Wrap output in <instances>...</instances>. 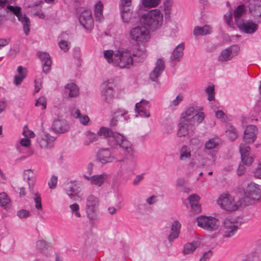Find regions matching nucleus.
<instances>
[{"instance_id":"obj_1","label":"nucleus","mask_w":261,"mask_h":261,"mask_svg":"<svg viewBox=\"0 0 261 261\" xmlns=\"http://www.w3.org/2000/svg\"><path fill=\"white\" fill-rule=\"evenodd\" d=\"M105 59L109 64L120 68H129L133 63L130 53L123 49H119L115 51L106 50L103 51Z\"/></svg>"},{"instance_id":"obj_2","label":"nucleus","mask_w":261,"mask_h":261,"mask_svg":"<svg viewBox=\"0 0 261 261\" xmlns=\"http://www.w3.org/2000/svg\"><path fill=\"white\" fill-rule=\"evenodd\" d=\"M143 23L147 25L151 31H156L162 25L164 16L158 9H154L148 11L141 16Z\"/></svg>"},{"instance_id":"obj_3","label":"nucleus","mask_w":261,"mask_h":261,"mask_svg":"<svg viewBox=\"0 0 261 261\" xmlns=\"http://www.w3.org/2000/svg\"><path fill=\"white\" fill-rule=\"evenodd\" d=\"M116 143L114 145L119 146L120 148L119 156L117 161L124 162L132 157L134 154V149L130 142L127 140L122 135H115Z\"/></svg>"},{"instance_id":"obj_4","label":"nucleus","mask_w":261,"mask_h":261,"mask_svg":"<svg viewBox=\"0 0 261 261\" xmlns=\"http://www.w3.org/2000/svg\"><path fill=\"white\" fill-rule=\"evenodd\" d=\"M217 204L221 208L227 211H234L244 205L241 199L236 201L234 198L228 193L221 194L217 200Z\"/></svg>"},{"instance_id":"obj_5","label":"nucleus","mask_w":261,"mask_h":261,"mask_svg":"<svg viewBox=\"0 0 261 261\" xmlns=\"http://www.w3.org/2000/svg\"><path fill=\"white\" fill-rule=\"evenodd\" d=\"M99 199L96 196L90 194L86 199L85 212L90 220H95L98 216Z\"/></svg>"},{"instance_id":"obj_6","label":"nucleus","mask_w":261,"mask_h":261,"mask_svg":"<svg viewBox=\"0 0 261 261\" xmlns=\"http://www.w3.org/2000/svg\"><path fill=\"white\" fill-rule=\"evenodd\" d=\"M197 224L204 230L211 232L218 229L220 222L214 217L201 215L197 217Z\"/></svg>"},{"instance_id":"obj_7","label":"nucleus","mask_w":261,"mask_h":261,"mask_svg":"<svg viewBox=\"0 0 261 261\" xmlns=\"http://www.w3.org/2000/svg\"><path fill=\"white\" fill-rule=\"evenodd\" d=\"M261 196L260 190L258 185L251 182L248 184L244 195L241 198L244 205H248L253 201L259 200Z\"/></svg>"},{"instance_id":"obj_8","label":"nucleus","mask_w":261,"mask_h":261,"mask_svg":"<svg viewBox=\"0 0 261 261\" xmlns=\"http://www.w3.org/2000/svg\"><path fill=\"white\" fill-rule=\"evenodd\" d=\"M129 35L131 39L138 44L145 43L150 39L148 29L144 26H138L130 30Z\"/></svg>"},{"instance_id":"obj_9","label":"nucleus","mask_w":261,"mask_h":261,"mask_svg":"<svg viewBox=\"0 0 261 261\" xmlns=\"http://www.w3.org/2000/svg\"><path fill=\"white\" fill-rule=\"evenodd\" d=\"M116 83L113 79H109L101 85V96L102 99L107 103L112 101L115 95Z\"/></svg>"},{"instance_id":"obj_10","label":"nucleus","mask_w":261,"mask_h":261,"mask_svg":"<svg viewBox=\"0 0 261 261\" xmlns=\"http://www.w3.org/2000/svg\"><path fill=\"white\" fill-rule=\"evenodd\" d=\"M195 125L180 120L177 136L179 138L187 137L189 143L192 144L195 139Z\"/></svg>"},{"instance_id":"obj_11","label":"nucleus","mask_w":261,"mask_h":261,"mask_svg":"<svg viewBox=\"0 0 261 261\" xmlns=\"http://www.w3.org/2000/svg\"><path fill=\"white\" fill-rule=\"evenodd\" d=\"M7 9L12 14L15 15L22 24L23 31L25 35H28L30 32V21L29 18L25 14H22L21 12V8L18 6H8Z\"/></svg>"},{"instance_id":"obj_12","label":"nucleus","mask_w":261,"mask_h":261,"mask_svg":"<svg viewBox=\"0 0 261 261\" xmlns=\"http://www.w3.org/2000/svg\"><path fill=\"white\" fill-rule=\"evenodd\" d=\"M238 228V222L233 218H226L223 223V237L231 238L236 233Z\"/></svg>"},{"instance_id":"obj_13","label":"nucleus","mask_w":261,"mask_h":261,"mask_svg":"<svg viewBox=\"0 0 261 261\" xmlns=\"http://www.w3.org/2000/svg\"><path fill=\"white\" fill-rule=\"evenodd\" d=\"M132 4V0H121L120 9L121 17L125 23H135V19L132 17L133 13L130 11L129 7Z\"/></svg>"},{"instance_id":"obj_14","label":"nucleus","mask_w":261,"mask_h":261,"mask_svg":"<svg viewBox=\"0 0 261 261\" xmlns=\"http://www.w3.org/2000/svg\"><path fill=\"white\" fill-rule=\"evenodd\" d=\"M185 204L189 208L187 216L188 221L192 223H194L196 221V195L194 194L190 195L185 201Z\"/></svg>"},{"instance_id":"obj_15","label":"nucleus","mask_w":261,"mask_h":261,"mask_svg":"<svg viewBox=\"0 0 261 261\" xmlns=\"http://www.w3.org/2000/svg\"><path fill=\"white\" fill-rule=\"evenodd\" d=\"M192 156L190 147L187 145H183L179 150V159L180 161L184 162L191 160V162L188 165V168L189 169H193L195 167V161Z\"/></svg>"},{"instance_id":"obj_16","label":"nucleus","mask_w":261,"mask_h":261,"mask_svg":"<svg viewBox=\"0 0 261 261\" xmlns=\"http://www.w3.org/2000/svg\"><path fill=\"white\" fill-rule=\"evenodd\" d=\"M51 129L56 134H62L69 130V125L65 119L57 118L54 120Z\"/></svg>"},{"instance_id":"obj_17","label":"nucleus","mask_w":261,"mask_h":261,"mask_svg":"<svg viewBox=\"0 0 261 261\" xmlns=\"http://www.w3.org/2000/svg\"><path fill=\"white\" fill-rule=\"evenodd\" d=\"M79 21L86 30L90 31L93 26V19L91 10H86L82 12L79 16Z\"/></svg>"},{"instance_id":"obj_18","label":"nucleus","mask_w":261,"mask_h":261,"mask_svg":"<svg viewBox=\"0 0 261 261\" xmlns=\"http://www.w3.org/2000/svg\"><path fill=\"white\" fill-rule=\"evenodd\" d=\"M56 138L48 133H43L37 138V141L42 148H50L53 147Z\"/></svg>"},{"instance_id":"obj_19","label":"nucleus","mask_w":261,"mask_h":261,"mask_svg":"<svg viewBox=\"0 0 261 261\" xmlns=\"http://www.w3.org/2000/svg\"><path fill=\"white\" fill-rule=\"evenodd\" d=\"M97 159L100 163L105 164L114 161H117V157L113 156L108 148H102L98 150Z\"/></svg>"},{"instance_id":"obj_20","label":"nucleus","mask_w":261,"mask_h":261,"mask_svg":"<svg viewBox=\"0 0 261 261\" xmlns=\"http://www.w3.org/2000/svg\"><path fill=\"white\" fill-rule=\"evenodd\" d=\"M150 107L149 101L142 100L136 104L135 111L140 117L148 118L150 116Z\"/></svg>"},{"instance_id":"obj_21","label":"nucleus","mask_w":261,"mask_h":261,"mask_svg":"<svg viewBox=\"0 0 261 261\" xmlns=\"http://www.w3.org/2000/svg\"><path fill=\"white\" fill-rule=\"evenodd\" d=\"M83 177L85 179L89 181L91 185L100 187L108 178V174L105 172L100 174L91 176L90 175L84 174Z\"/></svg>"},{"instance_id":"obj_22","label":"nucleus","mask_w":261,"mask_h":261,"mask_svg":"<svg viewBox=\"0 0 261 261\" xmlns=\"http://www.w3.org/2000/svg\"><path fill=\"white\" fill-rule=\"evenodd\" d=\"M257 133V128L255 125H248L244 132V141L247 143H253L256 139Z\"/></svg>"},{"instance_id":"obj_23","label":"nucleus","mask_w":261,"mask_h":261,"mask_svg":"<svg viewBox=\"0 0 261 261\" xmlns=\"http://www.w3.org/2000/svg\"><path fill=\"white\" fill-rule=\"evenodd\" d=\"M164 69V61L161 59H158L156 60L154 69L150 73V79L152 81H156L159 77L163 72Z\"/></svg>"},{"instance_id":"obj_24","label":"nucleus","mask_w":261,"mask_h":261,"mask_svg":"<svg viewBox=\"0 0 261 261\" xmlns=\"http://www.w3.org/2000/svg\"><path fill=\"white\" fill-rule=\"evenodd\" d=\"M239 50L237 45L232 46L223 50L219 57L218 60L220 62H226L236 56Z\"/></svg>"},{"instance_id":"obj_25","label":"nucleus","mask_w":261,"mask_h":261,"mask_svg":"<svg viewBox=\"0 0 261 261\" xmlns=\"http://www.w3.org/2000/svg\"><path fill=\"white\" fill-rule=\"evenodd\" d=\"M195 116L196 111L195 108L190 107L181 114L180 120L195 125L196 122Z\"/></svg>"},{"instance_id":"obj_26","label":"nucleus","mask_w":261,"mask_h":261,"mask_svg":"<svg viewBox=\"0 0 261 261\" xmlns=\"http://www.w3.org/2000/svg\"><path fill=\"white\" fill-rule=\"evenodd\" d=\"M237 26L240 30L248 34L254 33L258 28V25L252 20L238 23Z\"/></svg>"},{"instance_id":"obj_27","label":"nucleus","mask_w":261,"mask_h":261,"mask_svg":"<svg viewBox=\"0 0 261 261\" xmlns=\"http://www.w3.org/2000/svg\"><path fill=\"white\" fill-rule=\"evenodd\" d=\"M23 179L28 182L29 188L31 192H33V187L36 182V174L32 169L25 170L23 171Z\"/></svg>"},{"instance_id":"obj_28","label":"nucleus","mask_w":261,"mask_h":261,"mask_svg":"<svg viewBox=\"0 0 261 261\" xmlns=\"http://www.w3.org/2000/svg\"><path fill=\"white\" fill-rule=\"evenodd\" d=\"M38 56L43 64V71L47 73L51 64V58L49 55L46 52H39Z\"/></svg>"},{"instance_id":"obj_29","label":"nucleus","mask_w":261,"mask_h":261,"mask_svg":"<svg viewBox=\"0 0 261 261\" xmlns=\"http://www.w3.org/2000/svg\"><path fill=\"white\" fill-rule=\"evenodd\" d=\"M250 12L255 17L261 16V1L252 0L248 6Z\"/></svg>"},{"instance_id":"obj_30","label":"nucleus","mask_w":261,"mask_h":261,"mask_svg":"<svg viewBox=\"0 0 261 261\" xmlns=\"http://www.w3.org/2000/svg\"><path fill=\"white\" fill-rule=\"evenodd\" d=\"M180 228L181 224L178 221L175 220L172 222L171 227V232L168 236L169 241L173 242L178 237Z\"/></svg>"},{"instance_id":"obj_31","label":"nucleus","mask_w":261,"mask_h":261,"mask_svg":"<svg viewBox=\"0 0 261 261\" xmlns=\"http://www.w3.org/2000/svg\"><path fill=\"white\" fill-rule=\"evenodd\" d=\"M173 4V0H165L163 3V11L167 21H169L171 19Z\"/></svg>"},{"instance_id":"obj_32","label":"nucleus","mask_w":261,"mask_h":261,"mask_svg":"<svg viewBox=\"0 0 261 261\" xmlns=\"http://www.w3.org/2000/svg\"><path fill=\"white\" fill-rule=\"evenodd\" d=\"M127 112L124 110H118L116 111L113 116V118H112L110 125L111 126H114L117 125V122L118 121H126V117L125 115Z\"/></svg>"},{"instance_id":"obj_33","label":"nucleus","mask_w":261,"mask_h":261,"mask_svg":"<svg viewBox=\"0 0 261 261\" xmlns=\"http://www.w3.org/2000/svg\"><path fill=\"white\" fill-rule=\"evenodd\" d=\"M60 40L59 42V46L61 50L66 52L70 47V43L68 41L69 35L65 32L62 33L60 36Z\"/></svg>"},{"instance_id":"obj_34","label":"nucleus","mask_w":261,"mask_h":261,"mask_svg":"<svg viewBox=\"0 0 261 261\" xmlns=\"http://www.w3.org/2000/svg\"><path fill=\"white\" fill-rule=\"evenodd\" d=\"M121 135L116 132H113L112 129L109 127L101 126L97 132V135L99 136H102L105 138L111 137L114 140V143H116L115 135Z\"/></svg>"},{"instance_id":"obj_35","label":"nucleus","mask_w":261,"mask_h":261,"mask_svg":"<svg viewBox=\"0 0 261 261\" xmlns=\"http://www.w3.org/2000/svg\"><path fill=\"white\" fill-rule=\"evenodd\" d=\"M17 71L19 73L18 75H16L14 78V83L16 86L20 85L23 80L27 75V69L21 66L17 67Z\"/></svg>"},{"instance_id":"obj_36","label":"nucleus","mask_w":261,"mask_h":261,"mask_svg":"<svg viewBox=\"0 0 261 261\" xmlns=\"http://www.w3.org/2000/svg\"><path fill=\"white\" fill-rule=\"evenodd\" d=\"M65 88L66 93L68 94L70 97H74L79 95V91L77 86L73 83L66 85Z\"/></svg>"},{"instance_id":"obj_37","label":"nucleus","mask_w":261,"mask_h":261,"mask_svg":"<svg viewBox=\"0 0 261 261\" xmlns=\"http://www.w3.org/2000/svg\"><path fill=\"white\" fill-rule=\"evenodd\" d=\"M184 48V44L181 43L177 45L174 49L171 56V59L172 61H179L183 56V50Z\"/></svg>"},{"instance_id":"obj_38","label":"nucleus","mask_w":261,"mask_h":261,"mask_svg":"<svg viewBox=\"0 0 261 261\" xmlns=\"http://www.w3.org/2000/svg\"><path fill=\"white\" fill-rule=\"evenodd\" d=\"M11 204V200L9 196L5 192L0 193V206L7 209Z\"/></svg>"},{"instance_id":"obj_39","label":"nucleus","mask_w":261,"mask_h":261,"mask_svg":"<svg viewBox=\"0 0 261 261\" xmlns=\"http://www.w3.org/2000/svg\"><path fill=\"white\" fill-rule=\"evenodd\" d=\"M244 12L245 7L244 5L238 6L234 11V17L237 25L238 23L242 22L241 21V18Z\"/></svg>"},{"instance_id":"obj_40","label":"nucleus","mask_w":261,"mask_h":261,"mask_svg":"<svg viewBox=\"0 0 261 261\" xmlns=\"http://www.w3.org/2000/svg\"><path fill=\"white\" fill-rule=\"evenodd\" d=\"M102 11H103V5L102 3L99 1L97 2L94 6V15L96 19L98 20H100L102 17Z\"/></svg>"},{"instance_id":"obj_41","label":"nucleus","mask_w":261,"mask_h":261,"mask_svg":"<svg viewBox=\"0 0 261 261\" xmlns=\"http://www.w3.org/2000/svg\"><path fill=\"white\" fill-rule=\"evenodd\" d=\"M50 247L49 243L43 240H39L36 242V248L40 252L47 250Z\"/></svg>"},{"instance_id":"obj_42","label":"nucleus","mask_w":261,"mask_h":261,"mask_svg":"<svg viewBox=\"0 0 261 261\" xmlns=\"http://www.w3.org/2000/svg\"><path fill=\"white\" fill-rule=\"evenodd\" d=\"M86 139L83 142L84 145L88 146L90 143L95 142L98 140V135L91 132L86 133Z\"/></svg>"},{"instance_id":"obj_43","label":"nucleus","mask_w":261,"mask_h":261,"mask_svg":"<svg viewBox=\"0 0 261 261\" xmlns=\"http://www.w3.org/2000/svg\"><path fill=\"white\" fill-rule=\"evenodd\" d=\"M196 249V243L193 241L191 243H187L184 245L183 254L185 255L191 254Z\"/></svg>"},{"instance_id":"obj_44","label":"nucleus","mask_w":261,"mask_h":261,"mask_svg":"<svg viewBox=\"0 0 261 261\" xmlns=\"http://www.w3.org/2000/svg\"><path fill=\"white\" fill-rule=\"evenodd\" d=\"M142 5L147 8H155L160 4L161 0H141Z\"/></svg>"},{"instance_id":"obj_45","label":"nucleus","mask_w":261,"mask_h":261,"mask_svg":"<svg viewBox=\"0 0 261 261\" xmlns=\"http://www.w3.org/2000/svg\"><path fill=\"white\" fill-rule=\"evenodd\" d=\"M219 143V140L217 138L210 139L205 144V148L207 149H212L216 147Z\"/></svg>"},{"instance_id":"obj_46","label":"nucleus","mask_w":261,"mask_h":261,"mask_svg":"<svg viewBox=\"0 0 261 261\" xmlns=\"http://www.w3.org/2000/svg\"><path fill=\"white\" fill-rule=\"evenodd\" d=\"M71 213L74 215L76 218H81V214L80 212V206L76 203H74L69 205Z\"/></svg>"},{"instance_id":"obj_47","label":"nucleus","mask_w":261,"mask_h":261,"mask_svg":"<svg viewBox=\"0 0 261 261\" xmlns=\"http://www.w3.org/2000/svg\"><path fill=\"white\" fill-rule=\"evenodd\" d=\"M226 133L227 136L231 140H234L238 137V134L235 128L231 126H228Z\"/></svg>"},{"instance_id":"obj_48","label":"nucleus","mask_w":261,"mask_h":261,"mask_svg":"<svg viewBox=\"0 0 261 261\" xmlns=\"http://www.w3.org/2000/svg\"><path fill=\"white\" fill-rule=\"evenodd\" d=\"M211 32V30L208 25H204L203 27H197V35H205L210 34Z\"/></svg>"},{"instance_id":"obj_49","label":"nucleus","mask_w":261,"mask_h":261,"mask_svg":"<svg viewBox=\"0 0 261 261\" xmlns=\"http://www.w3.org/2000/svg\"><path fill=\"white\" fill-rule=\"evenodd\" d=\"M70 113L74 118L78 119L80 121V119L82 118L83 115L81 114V111L78 108L75 107L70 108Z\"/></svg>"},{"instance_id":"obj_50","label":"nucleus","mask_w":261,"mask_h":261,"mask_svg":"<svg viewBox=\"0 0 261 261\" xmlns=\"http://www.w3.org/2000/svg\"><path fill=\"white\" fill-rule=\"evenodd\" d=\"M242 162L244 165L250 166L253 162V157L250 154L241 156Z\"/></svg>"},{"instance_id":"obj_51","label":"nucleus","mask_w":261,"mask_h":261,"mask_svg":"<svg viewBox=\"0 0 261 261\" xmlns=\"http://www.w3.org/2000/svg\"><path fill=\"white\" fill-rule=\"evenodd\" d=\"M34 195L35 197L34 198V200L35 203V207L38 211H42V206L41 204V198L40 195L38 193H36Z\"/></svg>"},{"instance_id":"obj_52","label":"nucleus","mask_w":261,"mask_h":261,"mask_svg":"<svg viewBox=\"0 0 261 261\" xmlns=\"http://www.w3.org/2000/svg\"><path fill=\"white\" fill-rule=\"evenodd\" d=\"M205 91L208 94V99L212 101L215 99L214 86L213 85L209 86Z\"/></svg>"},{"instance_id":"obj_53","label":"nucleus","mask_w":261,"mask_h":261,"mask_svg":"<svg viewBox=\"0 0 261 261\" xmlns=\"http://www.w3.org/2000/svg\"><path fill=\"white\" fill-rule=\"evenodd\" d=\"M35 106L37 107L41 106L42 110H45L46 108V100L44 96L40 97L35 103Z\"/></svg>"},{"instance_id":"obj_54","label":"nucleus","mask_w":261,"mask_h":261,"mask_svg":"<svg viewBox=\"0 0 261 261\" xmlns=\"http://www.w3.org/2000/svg\"><path fill=\"white\" fill-rule=\"evenodd\" d=\"M250 148L249 146L241 144L240 146V152L241 155L249 154Z\"/></svg>"},{"instance_id":"obj_55","label":"nucleus","mask_w":261,"mask_h":261,"mask_svg":"<svg viewBox=\"0 0 261 261\" xmlns=\"http://www.w3.org/2000/svg\"><path fill=\"white\" fill-rule=\"evenodd\" d=\"M58 177L55 175H53L48 181V185L50 189H55L57 184Z\"/></svg>"},{"instance_id":"obj_56","label":"nucleus","mask_w":261,"mask_h":261,"mask_svg":"<svg viewBox=\"0 0 261 261\" xmlns=\"http://www.w3.org/2000/svg\"><path fill=\"white\" fill-rule=\"evenodd\" d=\"M224 20L227 25H229L230 27L232 26V14L231 11L228 12L224 15Z\"/></svg>"},{"instance_id":"obj_57","label":"nucleus","mask_w":261,"mask_h":261,"mask_svg":"<svg viewBox=\"0 0 261 261\" xmlns=\"http://www.w3.org/2000/svg\"><path fill=\"white\" fill-rule=\"evenodd\" d=\"M202 108H199L197 109V122L201 123L205 118L204 112H202Z\"/></svg>"},{"instance_id":"obj_58","label":"nucleus","mask_w":261,"mask_h":261,"mask_svg":"<svg viewBox=\"0 0 261 261\" xmlns=\"http://www.w3.org/2000/svg\"><path fill=\"white\" fill-rule=\"evenodd\" d=\"M186 181L184 178H178L175 182L176 188L179 191L186 185Z\"/></svg>"},{"instance_id":"obj_59","label":"nucleus","mask_w":261,"mask_h":261,"mask_svg":"<svg viewBox=\"0 0 261 261\" xmlns=\"http://www.w3.org/2000/svg\"><path fill=\"white\" fill-rule=\"evenodd\" d=\"M216 117L222 121H226L227 117L226 115L221 110H218L215 113Z\"/></svg>"},{"instance_id":"obj_60","label":"nucleus","mask_w":261,"mask_h":261,"mask_svg":"<svg viewBox=\"0 0 261 261\" xmlns=\"http://www.w3.org/2000/svg\"><path fill=\"white\" fill-rule=\"evenodd\" d=\"M17 215L20 219L27 218L30 216V212L26 210H21L18 211Z\"/></svg>"},{"instance_id":"obj_61","label":"nucleus","mask_w":261,"mask_h":261,"mask_svg":"<svg viewBox=\"0 0 261 261\" xmlns=\"http://www.w3.org/2000/svg\"><path fill=\"white\" fill-rule=\"evenodd\" d=\"M213 255V252L211 250H208L204 252L199 261H208Z\"/></svg>"},{"instance_id":"obj_62","label":"nucleus","mask_w":261,"mask_h":261,"mask_svg":"<svg viewBox=\"0 0 261 261\" xmlns=\"http://www.w3.org/2000/svg\"><path fill=\"white\" fill-rule=\"evenodd\" d=\"M173 125L171 123L169 124H166L164 126V130L165 132L168 134L171 133L173 130Z\"/></svg>"},{"instance_id":"obj_63","label":"nucleus","mask_w":261,"mask_h":261,"mask_svg":"<svg viewBox=\"0 0 261 261\" xmlns=\"http://www.w3.org/2000/svg\"><path fill=\"white\" fill-rule=\"evenodd\" d=\"M23 135L27 138L34 137L35 134L31 130L28 129V128H24L23 132Z\"/></svg>"},{"instance_id":"obj_64","label":"nucleus","mask_w":261,"mask_h":261,"mask_svg":"<svg viewBox=\"0 0 261 261\" xmlns=\"http://www.w3.org/2000/svg\"><path fill=\"white\" fill-rule=\"evenodd\" d=\"M90 121V118L87 115H83L82 118L80 119V123L84 125H88Z\"/></svg>"}]
</instances>
